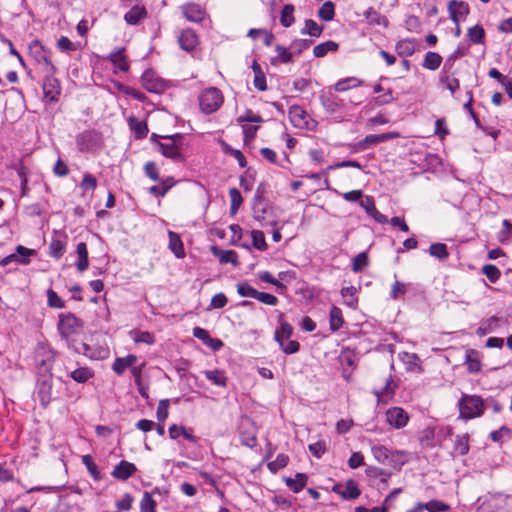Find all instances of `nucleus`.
Instances as JSON below:
<instances>
[{
	"instance_id": "nucleus-1",
	"label": "nucleus",
	"mask_w": 512,
	"mask_h": 512,
	"mask_svg": "<svg viewBox=\"0 0 512 512\" xmlns=\"http://www.w3.org/2000/svg\"><path fill=\"white\" fill-rule=\"evenodd\" d=\"M459 418L468 421L482 416L485 410L483 399L478 395L463 393L457 402Z\"/></svg>"
},
{
	"instance_id": "nucleus-2",
	"label": "nucleus",
	"mask_w": 512,
	"mask_h": 512,
	"mask_svg": "<svg viewBox=\"0 0 512 512\" xmlns=\"http://www.w3.org/2000/svg\"><path fill=\"white\" fill-rule=\"evenodd\" d=\"M45 64V79L43 81V95L44 98L50 102H56L61 93L60 82L53 75L56 71L55 66L51 63L50 59L44 55L42 57Z\"/></svg>"
},
{
	"instance_id": "nucleus-3",
	"label": "nucleus",
	"mask_w": 512,
	"mask_h": 512,
	"mask_svg": "<svg viewBox=\"0 0 512 512\" xmlns=\"http://www.w3.org/2000/svg\"><path fill=\"white\" fill-rule=\"evenodd\" d=\"M222 104L223 95L216 87L207 88L199 95V106L205 114L214 113Z\"/></svg>"
},
{
	"instance_id": "nucleus-4",
	"label": "nucleus",
	"mask_w": 512,
	"mask_h": 512,
	"mask_svg": "<svg viewBox=\"0 0 512 512\" xmlns=\"http://www.w3.org/2000/svg\"><path fill=\"white\" fill-rule=\"evenodd\" d=\"M164 139L166 140V142L158 144L159 150L162 153V155L174 161H182L183 154L181 141L183 139V136L177 133L171 136H165Z\"/></svg>"
},
{
	"instance_id": "nucleus-5",
	"label": "nucleus",
	"mask_w": 512,
	"mask_h": 512,
	"mask_svg": "<svg viewBox=\"0 0 512 512\" xmlns=\"http://www.w3.org/2000/svg\"><path fill=\"white\" fill-rule=\"evenodd\" d=\"M83 326L82 321L72 313L60 314L58 331L60 336L66 341Z\"/></svg>"
},
{
	"instance_id": "nucleus-6",
	"label": "nucleus",
	"mask_w": 512,
	"mask_h": 512,
	"mask_svg": "<svg viewBox=\"0 0 512 512\" xmlns=\"http://www.w3.org/2000/svg\"><path fill=\"white\" fill-rule=\"evenodd\" d=\"M34 361L39 373H49L53 366V353L49 348L39 346L35 351Z\"/></svg>"
},
{
	"instance_id": "nucleus-7",
	"label": "nucleus",
	"mask_w": 512,
	"mask_h": 512,
	"mask_svg": "<svg viewBox=\"0 0 512 512\" xmlns=\"http://www.w3.org/2000/svg\"><path fill=\"white\" fill-rule=\"evenodd\" d=\"M397 136L396 133L387 132L382 134H369L361 141L353 145V152L362 151L367 149L369 146L376 145L381 142H386Z\"/></svg>"
},
{
	"instance_id": "nucleus-8",
	"label": "nucleus",
	"mask_w": 512,
	"mask_h": 512,
	"mask_svg": "<svg viewBox=\"0 0 512 512\" xmlns=\"http://www.w3.org/2000/svg\"><path fill=\"white\" fill-rule=\"evenodd\" d=\"M386 421L396 429L405 427L409 421L408 413L401 407H391L386 411Z\"/></svg>"
},
{
	"instance_id": "nucleus-9",
	"label": "nucleus",
	"mask_w": 512,
	"mask_h": 512,
	"mask_svg": "<svg viewBox=\"0 0 512 512\" xmlns=\"http://www.w3.org/2000/svg\"><path fill=\"white\" fill-rule=\"evenodd\" d=\"M320 101L326 112L334 114L344 107V101L331 91L320 95Z\"/></svg>"
},
{
	"instance_id": "nucleus-10",
	"label": "nucleus",
	"mask_w": 512,
	"mask_h": 512,
	"mask_svg": "<svg viewBox=\"0 0 512 512\" xmlns=\"http://www.w3.org/2000/svg\"><path fill=\"white\" fill-rule=\"evenodd\" d=\"M373 457L382 464L392 463L394 457H402L403 451H390L383 445H374L371 448Z\"/></svg>"
},
{
	"instance_id": "nucleus-11",
	"label": "nucleus",
	"mask_w": 512,
	"mask_h": 512,
	"mask_svg": "<svg viewBox=\"0 0 512 512\" xmlns=\"http://www.w3.org/2000/svg\"><path fill=\"white\" fill-rule=\"evenodd\" d=\"M141 81L143 87L152 93H160L165 88L164 82L152 70H146L141 76Z\"/></svg>"
},
{
	"instance_id": "nucleus-12",
	"label": "nucleus",
	"mask_w": 512,
	"mask_h": 512,
	"mask_svg": "<svg viewBox=\"0 0 512 512\" xmlns=\"http://www.w3.org/2000/svg\"><path fill=\"white\" fill-rule=\"evenodd\" d=\"M192 334L214 352L219 351L224 345L220 339L211 337L209 332L204 328L195 327Z\"/></svg>"
},
{
	"instance_id": "nucleus-13",
	"label": "nucleus",
	"mask_w": 512,
	"mask_h": 512,
	"mask_svg": "<svg viewBox=\"0 0 512 512\" xmlns=\"http://www.w3.org/2000/svg\"><path fill=\"white\" fill-rule=\"evenodd\" d=\"M183 16L190 22H201L206 15L205 9L196 3H186L181 6Z\"/></svg>"
},
{
	"instance_id": "nucleus-14",
	"label": "nucleus",
	"mask_w": 512,
	"mask_h": 512,
	"mask_svg": "<svg viewBox=\"0 0 512 512\" xmlns=\"http://www.w3.org/2000/svg\"><path fill=\"white\" fill-rule=\"evenodd\" d=\"M448 10L451 20L458 25L469 13V6L462 1L451 0L448 4Z\"/></svg>"
},
{
	"instance_id": "nucleus-15",
	"label": "nucleus",
	"mask_w": 512,
	"mask_h": 512,
	"mask_svg": "<svg viewBox=\"0 0 512 512\" xmlns=\"http://www.w3.org/2000/svg\"><path fill=\"white\" fill-rule=\"evenodd\" d=\"M148 16V11L146 9L145 4L139 5L136 7H131L124 14V20L128 25H138L142 20L146 19Z\"/></svg>"
},
{
	"instance_id": "nucleus-16",
	"label": "nucleus",
	"mask_w": 512,
	"mask_h": 512,
	"mask_svg": "<svg viewBox=\"0 0 512 512\" xmlns=\"http://www.w3.org/2000/svg\"><path fill=\"white\" fill-rule=\"evenodd\" d=\"M137 471L135 464L122 460L119 464H117L111 475L118 480H127Z\"/></svg>"
},
{
	"instance_id": "nucleus-17",
	"label": "nucleus",
	"mask_w": 512,
	"mask_h": 512,
	"mask_svg": "<svg viewBox=\"0 0 512 512\" xmlns=\"http://www.w3.org/2000/svg\"><path fill=\"white\" fill-rule=\"evenodd\" d=\"M288 114L292 124L295 127H308V119L310 118V116L302 107L298 105H293L289 108Z\"/></svg>"
},
{
	"instance_id": "nucleus-18",
	"label": "nucleus",
	"mask_w": 512,
	"mask_h": 512,
	"mask_svg": "<svg viewBox=\"0 0 512 512\" xmlns=\"http://www.w3.org/2000/svg\"><path fill=\"white\" fill-rule=\"evenodd\" d=\"M178 42L183 50L191 52L198 45V37L192 29L187 28L180 33Z\"/></svg>"
},
{
	"instance_id": "nucleus-19",
	"label": "nucleus",
	"mask_w": 512,
	"mask_h": 512,
	"mask_svg": "<svg viewBox=\"0 0 512 512\" xmlns=\"http://www.w3.org/2000/svg\"><path fill=\"white\" fill-rule=\"evenodd\" d=\"M334 491L341 495L344 500L356 499L361 493L357 483L352 479L348 480L344 487L340 485L335 486Z\"/></svg>"
},
{
	"instance_id": "nucleus-20",
	"label": "nucleus",
	"mask_w": 512,
	"mask_h": 512,
	"mask_svg": "<svg viewBox=\"0 0 512 512\" xmlns=\"http://www.w3.org/2000/svg\"><path fill=\"white\" fill-rule=\"evenodd\" d=\"M137 359V356L134 354H129L126 357H117L113 362L112 370L117 375H122L127 368L135 365Z\"/></svg>"
},
{
	"instance_id": "nucleus-21",
	"label": "nucleus",
	"mask_w": 512,
	"mask_h": 512,
	"mask_svg": "<svg viewBox=\"0 0 512 512\" xmlns=\"http://www.w3.org/2000/svg\"><path fill=\"white\" fill-rule=\"evenodd\" d=\"M211 252L222 264L231 263L234 266L238 265V255L233 250H222L217 246H212Z\"/></svg>"
},
{
	"instance_id": "nucleus-22",
	"label": "nucleus",
	"mask_w": 512,
	"mask_h": 512,
	"mask_svg": "<svg viewBox=\"0 0 512 512\" xmlns=\"http://www.w3.org/2000/svg\"><path fill=\"white\" fill-rule=\"evenodd\" d=\"M168 237H169V249L171 250V252L178 259L184 258L185 250H184L183 242H182L180 236L173 231H169Z\"/></svg>"
},
{
	"instance_id": "nucleus-23",
	"label": "nucleus",
	"mask_w": 512,
	"mask_h": 512,
	"mask_svg": "<svg viewBox=\"0 0 512 512\" xmlns=\"http://www.w3.org/2000/svg\"><path fill=\"white\" fill-rule=\"evenodd\" d=\"M76 253L78 261L76 262V268L79 272H84L89 267L88 249L84 242H79L76 247Z\"/></svg>"
},
{
	"instance_id": "nucleus-24",
	"label": "nucleus",
	"mask_w": 512,
	"mask_h": 512,
	"mask_svg": "<svg viewBox=\"0 0 512 512\" xmlns=\"http://www.w3.org/2000/svg\"><path fill=\"white\" fill-rule=\"evenodd\" d=\"M37 396L43 407H47L52 399V385L50 382L43 380L38 384Z\"/></svg>"
},
{
	"instance_id": "nucleus-25",
	"label": "nucleus",
	"mask_w": 512,
	"mask_h": 512,
	"mask_svg": "<svg viewBox=\"0 0 512 512\" xmlns=\"http://www.w3.org/2000/svg\"><path fill=\"white\" fill-rule=\"evenodd\" d=\"M395 50L401 57L412 56L416 51V43L413 39H402L396 43Z\"/></svg>"
},
{
	"instance_id": "nucleus-26",
	"label": "nucleus",
	"mask_w": 512,
	"mask_h": 512,
	"mask_svg": "<svg viewBox=\"0 0 512 512\" xmlns=\"http://www.w3.org/2000/svg\"><path fill=\"white\" fill-rule=\"evenodd\" d=\"M344 304L352 309L358 305L357 288L354 286L343 287L340 291Z\"/></svg>"
},
{
	"instance_id": "nucleus-27",
	"label": "nucleus",
	"mask_w": 512,
	"mask_h": 512,
	"mask_svg": "<svg viewBox=\"0 0 512 512\" xmlns=\"http://www.w3.org/2000/svg\"><path fill=\"white\" fill-rule=\"evenodd\" d=\"M129 336L136 344L153 345L156 342L154 334L148 331L134 329L129 332Z\"/></svg>"
},
{
	"instance_id": "nucleus-28",
	"label": "nucleus",
	"mask_w": 512,
	"mask_h": 512,
	"mask_svg": "<svg viewBox=\"0 0 512 512\" xmlns=\"http://www.w3.org/2000/svg\"><path fill=\"white\" fill-rule=\"evenodd\" d=\"M440 83L450 91V93L454 96L455 92L460 87V81L456 78L455 73L449 74H440L439 75Z\"/></svg>"
},
{
	"instance_id": "nucleus-29",
	"label": "nucleus",
	"mask_w": 512,
	"mask_h": 512,
	"mask_svg": "<svg viewBox=\"0 0 512 512\" xmlns=\"http://www.w3.org/2000/svg\"><path fill=\"white\" fill-rule=\"evenodd\" d=\"M109 59L113 63L115 68H117L123 72L128 71L129 64L126 60V56L124 54V49H119L115 52L110 53Z\"/></svg>"
},
{
	"instance_id": "nucleus-30",
	"label": "nucleus",
	"mask_w": 512,
	"mask_h": 512,
	"mask_svg": "<svg viewBox=\"0 0 512 512\" xmlns=\"http://www.w3.org/2000/svg\"><path fill=\"white\" fill-rule=\"evenodd\" d=\"M307 475L304 473H297L294 478H286V485L292 490L294 493L300 492L307 483Z\"/></svg>"
},
{
	"instance_id": "nucleus-31",
	"label": "nucleus",
	"mask_w": 512,
	"mask_h": 512,
	"mask_svg": "<svg viewBox=\"0 0 512 512\" xmlns=\"http://www.w3.org/2000/svg\"><path fill=\"white\" fill-rule=\"evenodd\" d=\"M205 377L211 381L214 385L219 387H226L227 377L225 372L219 369L206 370L204 371Z\"/></svg>"
},
{
	"instance_id": "nucleus-32",
	"label": "nucleus",
	"mask_w": 512,
	"mask_h": 512,
	"mask_svg": "<svg viewBox=\"0 0 512 512\" xmlns=\"http://www.w3.org/2000/svg\"><path fill=\"white\" fill-rule=\"evenodd\" d=\"M363 84V81L356 77H348L339 80L334 84L333 89L337 92H344L352 88L359 87Z\"/></svg>"
},
{
	"instance_id": "nucleus-33",
	"label": "nucleus",
	"mask_w": 512,
	"mask_h": 512,
	"mask_svg": "<svg viewBox=\"0 0 512 512\" xmlns=\"http://www.w3.org/2000/svg\"><path fill=\"white\" fill-rule=\"evenodd\" d=\"M252 69L254 72V86L259 91H265L267 89L266 85V76L261 68V66L257 63V61H254L252 64Z\"/></svg>"
},
{
	"instance_id": "nucleus-34",
	"label": "nucleus",
	"mask_w": 512,
	"mask_h": 512,
	"mask_svg": "<svg viewBox=\"0 0 512 512\" xmlns=\"http://www.w3.org/2000/svg\"><path fill=\"white\" fill-rule=\"evenodd\" d=\"M338 47V43L328 40L316 45L313 49V54L316 58H321L326 56L329 52L337 51Z\"/></svg>"
},
{
	"instance_id": "nucleus-35",
	"label": "nucleus",
	"mask_w": 512,
	"mask_h": 512,
	"mask_svg": "<svg viewBox=\"0 0 512 512\" xmlns=\"http://www.w3.org/2000/svg\"><path fill=\"white\" fill-rule=\"evenodd\" d=\"M442 63V57L436 52L429 51L425 54L422 66L425 69L435 71Z\"/></svg>"
},
{
	"instance_id": "nucleus-36",
	"label": "nucleus",
	"mask_w": 512,
	"mask_h": 512,
	"mask_svg": "<svg viewBox=\"0 0 512 512\" xmlns=\"http://www.w3.org/2000/svg\"><path fill=\"white\" fill-rule=\"evenodd\" d=\"M275 340L279 343L282 351L285 354H294L299 351L300 344L295 340H283L280 333L275 332Z\"/></svg>"
},
{
	"instance_id": "nucleus-37",
	"label": "nucleus",
	"mask_w": 512,
	"mask_h": 512,
	"mask_svg": "<svg viewBox=\"0 0 512 512\" xmlns=\"http://www.w3.org/2000/svg\"><path fill=\"white\" fill-rule=\"evenodd\" d=\"M295 7L292 4H286L283 6L281 15H280V23L283 27H290L295 21L294 18Z\"/></svg>"
},
{
	"instance_id": "nucleus-38",
	"label": "nucleus",
	"mask_w": 512,
	"mask_h": 512,
	"mask_svg": "<svg viewBox=\"0 0 512 512\" xmlns=\"http://www.w3.org/2000/svg\"><path fill=\"white\" fill-rule=\"evenodd\" d=\"M329 316H330V319H329L330 329L333 332L338 331L344 323L341 309L336 306H333L330 310Z\"/></svg>"
},
{
	"instance_id": "nucleus-39",
	"label": "nucleus",
	"mask_w": 512,
	"mask_h": 512,
	"mask_svg": "<svg viewBox=\"0 0 512 512\" xmlns=\"http://www.w3.org/2000/svg\"><path fill=\"white\" fill-rule=\"evenodd\" d=\"M81 461L85 465V467L87 468L88 472L90 473L91 477L94 480H100L102 478L101 473L98 469V466L94 462L91 455H89V454L83 455L81 457Z\"/></svg>"
},
{
	"instance_id": "nucleus-40",
	"label": "nucleus",
	"mask_w": 512,
	"mask_h": 512,
	"mask_svg": "<svg viewBox=\"0 0 512 512\" xmlns=\"http://www.w3.org/2000/svg\"><path fill=\"white\" fill-rule=\"evenodd\" d=\"M335 16V4L332 1H326L318 10V17L323 21H331Z\"/></svg>"
},
{
	"instance_id": "nucleus-41",
	"label": "nucleus",
	"mask_w": 512,
	"mask_h": 512,
	"mask_svg": "<svg viewBox=\"0 0 512 512\" xmlns=\"http://www.w3.org/2000/svg\"><path fill=\"white\" fill-rule=\"evenodd\" d=\"M266 203L263 198L256 196L253 203L254 219L261 222L265 219Z\"/></svg>"
},
{
	"instance_id": "nucleus-42",
	"label": "nucleus",
	"mask_w": 512,
	"mask_h": 512,
	"mask_svg": "<svg viewBox=\"0 0 512 512\" xmlns=\"http://www.w3.org/2000/svg\"><path fill=\"white\" fill-rule=\"evenodd\" d=\"M429 254L439 260H445L449 257V252L446 244L434 243L429 247Z\"/></svg>"
},
{
	"instance_id": "nucleus-43",
	"label": "nucleus",
	"mask_w": 512,
	"mask_h": 512,
	"mask_svg": "<svg viewBox=\"0 0 512 512\" xmlns=\"http://www.w3.org/2000/svg\"><path fill=\"white\" fill-rule=\"evenodd\" d=\"M323 32V27L318 25L314 20L307 19L305 26L301 30L302 35H310L312 37H319Z\"/></svg>"
},
{
	"instance_id": "nucleus-44",
	"label": "nucleus",
	"mask_w": 512,
	"mask_h": 512,
	"mask_svg": "<svg viewBox=\"0 0 512 512\" xmlns=\"http://www.w3.org/2000/svg\"><path fill=\"white\" fill-rule=\"evenodd\" d=\"M275 51L278 53V58L272 59V64H275L277 61L284 64L292 63L294 61L293 52H290L286 47L278 44L275 46Z\"/></svg>"
},
{
	"instance_id": "nucleus-45",
	"label": "nucleus",
	"mask_w": 512,
	"mask_h": 512,
	"mask_svg": "<svg viewBox=\"0 0 512 512\" xmlns=\"http://www.w3.org/2000/svg\"><path fill=\"white\" fill-rule=\"evenodd\" d=\"M66 244L61 239H52L49 245V254L55 259H60L65 252Z\"/></svg>"
},
{
	"instance_id": "nucleus-46",
	"label": "nucleus",
	"mask_w": 512,
	"mask_h": 512,
	"mask_svg": "<svg viewBox=\"0 0 512 512\" xmlns=\"http://www.w3.org/2000/svg\"><path fill=\"white\" fill-rule=\"evenodd\" d=\"M499 318L492 316L486 321L482 322L479 328L477 329L478 335H486L488 333L493 332L499 326Z\"/></svg>"
},
{
	"instance_id": "nucleus-47",
	"label": "nucleus",
	"mask_w": 512,
	"mask_h": 512,
	"mask_svg": "<svg viewBox=\"0 0 512 512\" xmlns=\"http://www.w3.org/2000/svg\"><path fill=\"white\" fill-rule=\"evenodd\" d=\"M70 377L78 383H85L93 377V372L87 367H80L72 371Z\"/></svg>"
},
{
	"instance_id": "nucleus-48",
	"label": "nucleus",
	"mask_w": 512,
	"mask_h": 512,
	"mask_svg": "<svg viewBox=\"0 0 512 512\" xmlns=\"http://www.w3.org/2000/svg\"><path fill=\"white\" fill-rule=\"evenodd\" d=\"M251 237H252V246L259 250V251H266L268 248V245L265 240L264 233L260 230H252L251 231Z\"/></svg>"
},
{
	"instance_id": "nucleus-49",
	"label": "nucleus",
	"mask_w": 512,
	"mask_h": 512,
	"mask_svg": "<svg viewBox=\"0 0 512 512\" xmlns=\"http://www.w3.org/2000/svg\"><path fill=\"white\" fill-rule=\"evenodd\" d=\"M222 148H223L224 153L233 156L238 161L240 167H242V168L246 167V165H247L246 158L240 150L232 148L230 145H228L225 142H222Z\"/></svg>"
},
{
	"instance_id": "nucleus-50",
	"label": "nucleus",
	"mask_w": 512,
	"mask_h": 512,
	"mask_svg": "<svg viewBox=\"0 0 512 512\" xmlns=\"http://www.w3.org/2000/svg\"><path fill=\"white\" fill-rule=\"evenodd\" d=\"M289 457L286 454H278L276 459L267 464L268 469L276 473L278 470L287 466Z\"/></svg>"
},
{
	"instance_id": "nucleus-51",
	"label": "nucleus",
	"mask_w": 512,
	"mask_h": 512,
	"mask_svg": "<svg viewBox=\"0 0 512 512\" xmlns=\"http://www.w3.org/2000/svg\"><path fill=\"white\" fill-rule=\"evenodd\" d=\"M468 37L472 43L481 44L484 42L485 31L481 26L475 25L469 28Z\"/></svg>"
},
{
	"instance_id": "nucleus-52",
	"label": "nucleus",
	"mask_w": 512,
	"mask_h": 512,
	"mask_svg": "<svg viewBox=\"0 0 512 512\" xmlns=\"http://www.w3.org/2000/svg\"><path fill=\"white\" fill-rule=\"evenodd\" d=\"M16 253L19 257L18 263L27 265L30 263V257L36 254V251L33 249L26 248L22 245H18L16 247Z\"/></svg>"
},
{
	"instance_id": "nucleus-53",
	"label": "nucleus",
	"mask_w": 512,
	"mask_h": 512,
	"mask_svg": "<svg viewBox=\"0 0 512 512\" xmlns=\"http://www.w3.org/2000/svg\"><path fill=\"white\" fill-rule=\"evenodd\" d=\"M425 510L428 512H446L450 509V506L443 501L440 500H430L427 503H424Z\"/></svg>"
},
{
	"instance_id": "nucleus-54",
	"label": "nucleus",
	"mask_w": 512,
	"mask_h": 512,
	"mask_svg": "<svg viewBox=\"0 0 512 512\" xmlns=\"http://www.w3.org/2000/svg\"><path fill=\"white\" fill-rule=\"evenodd\" d=\"M482 272L492 283H496L501 276L500 270L493 264L484 265L482 268Z\"/></svg>"
},
{
	"instance_id": "nucleus-55",
	"label": "nucleus",
	"mask_w": 512,
	"mask_h": 512,
	"mask_svg": "<svg viewBox=\"0 0 512 512\" xmlns=\"http://www.w3.org/2000/svg\"><path fill=\"white\" fill-rule=\"evenodd\" d=\"M368 265V257L365 252L357 254L352 260V270L354 272L362 271Z\"/></svg>"
},
{
	"instance_id": "nucleus-56",
	"label": "nucleus",
	"mask_w": 512,
	"mask_h": 512,
	"mask_svg": "<svg viewBox=\"0 0 512 512\" xmlns=\"http://www.w3.org/2000/svg\"><path fill=\"white\" fill-rule=\"evenodd\" d=\"M313 43L311 39H295L291 42L290 48L296 54H301L304 50L308 49Z\"/></svg>"
},
{
	"instance_id": "nucleus-57",
	"label": "nucleus",
	"mask_w": 512,
	"mask_h": 512,
	"mask_svg": "<svg viewBox=\"0 0 512 512\" xmlns=\"http://www.w3.org/2000/svg\"><path fill=\"white\" fill-rule=\"evenodd\" d=\"M47 302L48 306L52 308L62 309L65 307V302L52 289L47 290Z\"/></svg>"
},
{
	"instance_id": "nucleus-58",
	"label": "nucleus",
	"mask_w": 512,
	"mask_h": 512,
	"mask_svg": "<svg viewBox=\"0 0 512 512\" xmlns=\"http://www.w3.org/2000/svg\"><path fill=\"white\" fill-rule=\"evenodd\" d=\"M130 127L135 132L136 138H144L148 133L147 125L136 119H130Z\"/></svg>"
},
{
	"instance_id": "nucleus-59",
	"label": "nucleus",
	"mask_w": 512,
	"mask_h": 512,
	"mask_svg": "<svg viewBox=\"0 0 512 512\" xmlns=\"http://www.w3.org/2000/svg\"><path fill=\"white\" fill-rule=\"evenodd\" d=\"M118 89H119V91L123 92L124 94H126L136 100H139V101H144L146 98V96L143 92H141L140 90L135 89L133 87H130V86L119 84Z\"/></svg>"
},
{
	"instance_id": "nucleus-60",
	"label": "nucleus",
	"mask_w": 512,
	"mask_h": 512,
	"mask_svg": "<svg viewBox=\"0 0 512 512\" xmlns=\"http://www.w3.org/2000/svg\"><path fill=\"white\" fill-rule=\"evenodd\" d=\"M237 292L241 297H250L256 299L258 291L250 286L248 283H238Z\"/></svg>"
},
{
	"instance_id": "nucleus-61",
	"label": "nucleus",
	"mask_w": 512,
	"mask_h": 512,
	"mask_svg": "<svg viewBox=\"0 0 512 512\" xmlns=\"http://www.w3.org/2000/svg\"><path fill=\"white\" fill-rule=\"evenodd\" d=\"M455 450L460 455H465L469 451V437L467 434L457 436L455 441Z\"/></svg>"
},
{
	"instance_id": "nucleus-62",
	"label": "nucleus",
	"mask_w": 512,
	"mask_h": 512,
	"mask_svg": "<svg viewBox=\"0 0 512 512\" xmlns=\"http://www.w3.org/2000/svg\"><path fill=\"white\" fill-rule=\"evenodd\" d=\"M156 502L152 496L145 492L140 502L141 512H155Z\"/></svg>"
},
{
	"instance_id": "nucleus-63",
	"label": "nucleus",
	"mask_w": 512,
	"mask_h": 512,
	"mask_svg": "<svg viewBox=\"0 0 512 512\" xmlns=\"http://www.w3.org/2000/svg\"><path fill=\"white\" fill-rule=\"evenodd\" d=\"M364 15L367 19H370L371 23H374L377 25L383 24L384 26H387V24H388L387 19L385 17L381 16L372 7L368 8Z\"/></svg>"
},
{
	"instance_id": "nucleus-64",
	"label": "nucleus",
	"mask_w": 512,
	"mask_h": 512,
	"mask_svg": "<svg viewBox=\"0 0 512 512\" xmlns=\"http://www.w3.org/2000/svg\"><path fill=\"white\" fill-rule=\"evenodd\" d=\"M80 186L85 191H94L97 187V179L92 174L86 173Z\"/></svg>"
}]
</instances>
